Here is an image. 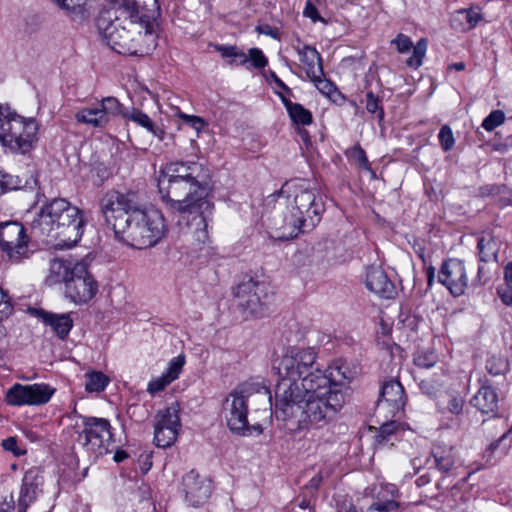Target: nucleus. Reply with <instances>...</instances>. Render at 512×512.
Returning a JSON list of instances; mask_svg holds the SVG:
<instances>
[{"label":"nucleus","instance_id":"obj_30","mask_svg":"<svg viewBox=\"0 0 512 512\" xmlns=\"http://www.w3.org/2000/svg\"><path fill=\"white\" fill-rule=\"evenodd\" d=\"M478 256L481 262L496 261L499 252V244L491 234H485L478 238Z\"/></svg>","mask_w":512,"mask_h":512},{"label":"nucleus","instance_id":"obj_40","mask_svg":"<svg viewBox=\"0 0 512 512\" xmlns=\"http://www.w3.org/2000/svg\"><path fill=\"white\" fill-rule=\"evenodd\" d=\"M413 362L419 368H431L438 362V355L433 349H419L414 354Z\"/></svg>","mask_w":512,"mask_h":512},{"label":"nucleus","instance_id":"obj_43","mask_svg":"<svg viewBox=\"0 0 512 512\" xmlns=\"http://www.w3.org/2000/svg\"><path fill=\"white\" fill-rule=\"evenodd\" d=\"M20 187L21 181L18 177L0 172V194L19 189Z\"/></svg>","mask_w":512,"mask_h":512},{"label":"nucleus","instance_id":"obj_18","mask_svg":"<svg viewBox=\"0 0 512 512\" xmlns=\"http://www.w3.org/2000/svg\"><path fill=\"white\" fill-rule=\"evenodd\" d=\"M406 401L402 384L397 380L390 379L385 381L380 389L377 406L387 408L388 412L395 416L403 410Z\"/></svg>","mask_w":512,"mask_h":512},{"label":"nucleus","instance_id":"obj_12","mask_svg":"<svg viewBox=\"0 0 512 512\" xmlns=\"http://www.w3.org/2000/svg\"><path fill=\"white\" fill-rule=\"evenodd\" d=\"M90 259L83 258L76 264L74 274L67 281L65 295L75 304H84L90 301L98 292V283L89 272Z\"/></svg>","mask_w":512,"mask_h":512},{"label":"nucleus","instance_id":"obj_48","mask_svg":"<svg viewBox=\"0 0 512 512\" xmlns=\"http://www.w3.org/2000/svg\"><path fill=\"white\" fill-rule=\"evenodd\" d=\"M247 57L248 60L251 61L252 66L257 69L264 68L268 63L267 58L265 57L263 52L258 48L249 49Z\"/></svg>","mask_w":512,"mask_h":512},{"label":"nucleus","instance_id":"obj_17","mask_svg":"<svg viewBox=\"0 0 512 512\" xmlns=\"http://www.w3.org/2000/svg\"><path fill=\"white\" fill-rule=\"evenodd\" d=\"M185 498L193 507L203 505L211 496L213 486L210 479L191 470L182 479Z\"/></svg>","mask_w":512,"mask_h":512},{"label":"nucleus","instance_id":"obj_46","mask_svg":"<svg viewBox=\"0 0 512 512\" xmlns=\"http://www.w3.org/2000/svg\"><path fill=\"white\" fill-rule=\"evenodd\" d=\"M439 142L441 145V148L447 152L450 151L455 144V139L452 133L451 128L448 125L442 126L440 129V132L438 134Z\"/></svg>","mask_w":512,"mask_h":512},{"label":"nucleus","instance_id":"obj_42","mask_svg":"<svg viewBox=\"0 0 512 512\" xmlns=\"http://www.w3.org/2000/svg\"><path fill=\"white\" fill-rule=\"evenodd\" d=\"M486 369L493 376L504 375L508 369V361L502 356H492L486 362Z\"/></svg>","mask_w":512,"mask_h":512},{"label":"nucleus","instance_id":"obj_41","mask_svg":"<svg viewBox=\"0 0 512 512\" xmlns=\"http://www.w3.org/2000/svg\"><path fill=\"white\" fill-rule=\"evenodd\" d=\"M87 381L85 383V388L89 392H100L103 391L109 379L102 372H91L86 374Z\"/></svg>","mask_w":512,"mask_h":512},{"label":"nucleus","instance_id":"obj_19","mask_svg":"<svg viewBox=\"0 0 512 512\" xmlns=\"http://www.w3.org/2000/svg\"><path fill=\"white\" fill-rule=\"evenodd\" d=\"M241 397L249 405L256 406L257 409L271 411L272 396L269 388L260 381H246L237 386Z\"/></svg>","mask_w":512,"mask_h":512},{"label":"nucleus","instance_id":"obj_16","mask_svg":"<svg viewBox=\"0 0 512 512\" xmlns=\"http://www.w3.org/2000/svg\"><path fill=\"white\" fill-rule=\"evenodd\" d=\"M438 281L453 296L463 295L468 287V276L464 262L456 258L444 261L438 273Z\"/></svg>","mask_w":512,"mask_h":512},{"label":"nucleus","instance_id":"obj_2","mask_svg":"<svg viewBox=\"0 0 512 512\" xmlns=\"http://www.w3.org/2000/svg\"><path fill=\"white\" fill-rule=\"evenodd\" d=\"M100 207L116 239L130 247H152L167 231L162 212L147 205L137 190H109L103 195Z\"/></svg>","mask_w":512,"mask_h":512},{"label":"nucleus","instance_id":"obj_15","mask_svg":"<svg viewBox=\"0 0 512 512\" xmlns=\"http://www.w3.org/2000/svg\"><path fill=\"white\" fill-rule=\"evenodd\" d=\"M55 389L45 383L14 384L6 393V402L13 406L43 405L49 402Z\"/></svg>","mask_w":512,"mask_h":512},{"label":"nucleus","instance_id":"obj_51","mask_svg":"<svg viewBox=\"0 0 512 512\" xmlns=\"http://www.w3.org/2000/svg\"><path fill=\"white\" fill-rule=\"evenodd\" d=\"M172 381L170 379H168L164 374H162V376H160L159 378L155 379V380H152L149 384H148V388H147V391L150 393V394H155L157 392H160L162 390L165 389V387L167 385H169Z\"/></svg>","mask_w":512,"mask_h":512},{"label":"nucleus","instance_id":"obj_54","mask_svg":"<svg viewBox=\"0 0 512 512\" xmlns=\"http://www.w3.org/2000/svg\"><path fill=\"white\" fill-rule=\"evenodd\" d=\"M497 295L505 305L512 306V285L498 286Z\"/></svg>","mask_w":512,"mask_h":512},{"label":"nucleus","instance_id":"obj_27","mask_svg":"<svg viewBox=\"0 0 512 512\" xmlns=\"http://www.w3.org/2000/svg\"><path fill=\"white\" fill-rule=\"evenodd\" d=\"M471 404L483 414H495L499 408L498 394L490 385L483 384L471 400Z\"/></svg>","mask_w":512,"mask_h":512},{"label":"nucleus","instance_id":"obj_23","mask_svg":"<svg viewBox=\"0 0 512 512\" xmlns=\"http://www.w3.org/2000/svg\"><path fill=\"white\" fill-rule=\"evenodd\" d=\"M365 285L369 291L386 299H391L396 294L394 284L380 266L367 267Z\"/></svg>","mask_w":512,"mask_h":512},{"label":"nucleus","instance_id":"obj_56","mask_svg":"<svg viewBox=\"0 0 512 512\" xmlns=\"http://www.w3.org/2000/svg\"><path fill=\"white\" fill-rule=\"evenodd\" d=\"M398 426L399 424L395 421L383 423L379 429L378 437L385 440L388 436L395 432Z\"/></svg>","mask_w":512,"mask_h":512},{"label":"nucleus","instance_id":"obj_63","mask_svg":"<svg viewBox=\"0 0 512 512\" xmlns=\"http://www.w3.org/2000/svg\"><path fill=\"white\" fill-rule=\"evenodd\" d=\"M353 154L359 160L360 163H362L365 166L368 164L365 151L361 147H355L353 150Z\"/></svg>","mask_w":512,"mask_h":512},{"label":"nucleus","instance_id":"obj_34","mask_svg":"<svg viewBox=\"0 0 512 512\" xmlns=\"http://www.w3.org/2000/svg\"><path fill=\"white\" fill-rule=\"evenodd\" d=\"M99 107L105 118L106 125L117 116L124 118V113H127L118 99L111 96L103 98Z\"/></svg>","mask_w":512,"mask_h":512},{"label":"nucleus","instance_id":"obj_50","mask_svg":"<svg viewBox=\"0 0 512 512\" xmlns=\"http://www.w3.org/2000/svg\"><path fill=\"white\" fill-rule=\"evenodd\" d=\"M309 79L315 84L316 88L326 96H330L336 90L334 84L325 79L324 76Z\"/></svg>","mask_w":512,"mask_h":512},{"label":"nucleus","instance_id":"obj_25","mask_svg":"<svg viewBox=\"0 0 512 512\" xmlns=\"http://www.w3.org/2000/svg\"><path fill=\"white\" fill-rule=\"evenodd\" d=\"M30 312L50 326L54 333L62 340L66 339L74 324L71 315L68 313L56 314L36 308L30 309Z\"/></svg>","mask_w":512,"mask_h":512},{"label":"nucleus","instance_id":"obj_10","mask_svg":"<svg viewBox=\"0 0 512 512\" xmlns=\"http://www.w3.org/2000/svg\"><path fill=\"white\" fill-rule=\"evenodd\" d=\"M316 355L312 347H289L277 367L279 377L302 381L307 374L319 370L313 368Z\"/></svg>","mask_w":512,"mask_h":512},{"label":"nucleus","instance_id":"obj_55","mask_svg":"<svg viewBox=\"0 0 512 512\" xmlns=\"http://www.w3.org/2000/svg\"><path fill=\"white\" fill-rule=\"evenodd\" d=\"M2 447L6 451H10L14 456H21L25 452L18 448L17 439L15 437H8L2 441Z\"/></svg>","mask_w":512,"mask_h":512},{"label":"nucleus","instance_id":"obj_7","mask_svg":"<svg viewBox=\"0 0 512 512\" xmlns=\"http://www.w3.org/2000/svg\"><path fill=\"white\" fill-rule=\"evenodd\" d=\"M38 125L33 118H24L6 109L0 115V141L13 153L29 152L37 140Z\"/></svg>","mask_w":512,"mask_h":512},{"label":"nucleus","instance_id":"obj_9","mask_svg":"<svg viewBox=\"0 0 512 512\" xmlns=\"http://www.w3.org/2000/svg\"><path fill=\"white\" fill-rule=\"evenodd\" d=\"M223 414L227 427L235 435L246 437L260 435L263 432L260 424L248 423V404L241 397L237 387L226 397Z\"/></svg>","mask_w":512,"mask_h":512},{"label":"nucleus","instance_id":"obj_1","mask_svg":"<svg viewBox=\"0 0 512 512\" xmlns=\"http://www.w3.org/2000/svg\"><path fill=\"white\" fill-rule=\"evenodd\" d=\"M158 0L139 5L136 0H119L114 11H105L96 21L106 44L123 55H148L157 46Z\"/></svg>","mask_w":512,"mask_h":512},{"label":"nucleus","instance_id":"obj_28","mask_svg":"<svg viewBox=\"0 0 512 512\" xmlns=\"http://www.w3.org/2000/svg\"><path fill=\"white\" fill-rule=\"evenodd\" d=\"M297 53L308 78L324 76L320 54L314 47L309 45L297 47Z\"/></svg>","mask_w":512,"mask_h":512},{"label":"nucleus","instance_id":"obj_59","mask_svg":"<svg viewBox=\"0 0 512 512\" xmlns=\"http://www.w3.org/2000/svg\"><path fill=\"white\" fill-rule=\"evenodd\" d=\"M12 310L13 308L10 301L5 297L0 302V321L7 318L11 314Z\"/></svg>","mask_w":512,"mask_h":512},{"label":"nucleus","instance_id":"obj_52","mask_svg":"<svg viewBox=\"0 0 512 512\" xmlns=\"http://www.w3.org/2000/svg\"><path fill=\"white\" fill-rule=\"evenodd\" d=\"M399 507V503L394 500H386V501H376L371 506L370 509L376 510L379 512H391L397 510Z\"/></svg>","mask_w":512,"mask_h":512},{"label":"nucleus","instance_id":"obj_5","mask_svg":"<svg viewBox=\"0 0 512 512\" xmlns=\"http://www.w3.org/2000/svg\"><path fill=\"white\" fill-rule=\"evenodd\" d=\"M328 383L322 370L307 374L302 381L280 377L275 388V414L283 421H294L308 396Z\"/></svg>","mask_w":512,"mask_h":512},{"label":"nucleus","instance_id":"obj_3","mask_svg":"<svg viewBox=\"0 0 512 512\" xmlns=\"http://www.w3.org/2000/svg\"><path fill=\"white\" fill-rule=\"evenodd\" d=\"M158 190L161 199L174 211L181 214L183 222L199 243L208 240V218L214 204L212 188L207 180H175L158 177Z\"/></svg>","mask_w":512,"mask_h":512},{"label":"nucleus","instance_id":"obj_62","mask_svg":"<svg viewBox=\"0 0 512 512\" xmlns=\"http://www.w3.org/2000/svg\"><path fill=\"white\" fill-rule=\"evenodd\" d=\"M258 31L262 34L269 35L273 38H278L279 35L278 30L269 25L259 26Z\"/></svg>","mask_w":512,"mask_h":512},{"label":"nucleus","instance_id":"obj_36","mask_svg":"<svg viewBox=\"0 0 512 512\" xmlns=\"http://www.w3.org/2000/svg\"><path fill=\"white\" fill-rule=\"evenodd\" d=\"M329 375L326 378L330 380L331 386L341 388L342 381L349 380L353 377L352 372L343 363L336 362L329 367Z\"/></svg>","mask_w":512,"mask_h":512},{"label":"nucleus","instance_id":"obj_47","mask_svg":"<svg viewBox=\"0 0 512 512\" xmlns=\"http://www.w3.org/2000/svg\"><path fill=\"white\" fill-rule=\"evenodd\" d=\"M380 99L374 95L372 91L366 93V109L369 113H378L379 121L384 119V111L382 107L379 106Z\"/></svg>","mask_w":512,"mask_h":512},{"label":"nucleus","instance_id":"obj_6","mask_svg":"<svg viewBox=\"0 0 512 512\" xmlns=\"http://www.w3.org/2000/svg\"><path fill=\"white\" fill-rule=\"evenodd\" d=\"M308 396L299 416L295 420L296 428L302 430L309 426L327 425L342 409L345 395L341 388L331 386L330 380L323 387Z\"/></svg>","mask_w":512,"mask_h":512},{"label":"nucleus","instance_id":"obj_20","mask_svg":"<svg viewBox=\"0 0 512 512\" xmlns=\"http://www.w3.org/2000/svg\"><path fill=\"white\" fill-rule=\"evenodd\" d=\"M159 177L175 180H206V173L203 166L194 161L173 162L161 169Z\"/></svg>","mask_w":512,"mask_h":512},{"label":"nucleus","instance_id":"obj_32","mask_svg":"<svg viewBox=\"0 0 512 512\" xmlns=\"http://www.w3.org/2000/svg\"><path fill=\"white\" fill-rule=\"evenodd\" d=\"M279 95L294 123L301 125H309L312 123V114L309 110L305 109L301 104L293 103L283 95Z\"/></svg>","mask_w":512,"mask_h":512},{"label":"nucleus","instance_id":"obj_35","mask_svg":"<svg viewBox=\"0 0 512 512\" xmlns=\"http://www.w3.org/2000/svg\"><path fill=\"white\" fill-rule=\"evenodd\" d=\"M178 412L179 410L177 406H170L159 411L156 415L155 425L171 428L178 432L181 426Z\"/></svg>","mask_w":512,"mask_h":512},{"label":"nucleus","instance_id":"obj_44","mask_svg":"<svg viewBox=\"0 0 512 512\" xmlns=\"http://www.w3.org/2000/svg\"><path fill=\"white\" fill-rule=\"evenodd\" d=\"M505 120V114L501 110H494L492 111L484 120L482 123V127L486 131H492L499 125H501Z\"/></svg>","mask_w":512,"mask_h":512},{"label":"nucleus","instance_id":"obj_38","mask_svg":"<svg viewBox=\"0 0 512 512\" xmlns=\"http://www.w3.org/2000/svg\"><path fill=\"white\" fill-rule=\"evenodd\" d=\"M178 432L171 428L155 425L154 441L158 447H170L177 439Z\"/></svg>","mask_w":512,"mask_h":512},{"label":"nucleus","instance_id":"obj_8","mask_svg":"<svg viewBox=\"0 0 512 512\" xmlns=\"http://www.w3.org/2000/svg\"><path fill=\"white\" fill-rule=\"evenodd\" d=\"M280 193L288 194L287 209L305 222V228L313 229L324 211V205L321 199H317L314 191L303 184L285 183Z\"/></svg>","mask_w":512,"mask_h":512},{"label":"nucleus","instance_id":"obj_13","mask_svg":"<svg viewBox=\"0 0 512 512\" xmlns=\"http://www.w3.org/2000/svg\"><path fill=\"white\" fill-rule=\"evenodd\" d=\"M234 296L237 306L252 316L261 315L270 298L266 283L252 278L239 283L234 289Z\"/></svg>","mask_w":512,"mask_h":512},{"label":"nucleus","instance_id":"obj_64","mask_svg":"<svg viewBox=\"0 0 512 512\" xmlns=\"http://www.w3.org/2000/svg\"><path fill=\"white\" fill-rule=\"evenodd\" d=\"M504 280L505 283L503 285H512V261L507 263L504 268Z\"/></svg>","mask_w":512,"mask_h":512},{"label":"nucleus","instance_id":"obj_60","mask_svg":"<svg viewBox=\"0 0 512 512\" xmlns=\"http://www.w3.org/2000/svg\"><path fill=\"white\" fill-rule=\"evenodd\" d=\"M15 507L14 498L10 495L8 498H5L0 502V512H9L13 510Z\"/></svg>","mask_w":512,"mask_h":512},{"label":"nucleus","instance_id":"obj_49","mask_svg":"<svg viewBox=\"0 0 512 512\" xmlns=\"http://www.w3.org/2000/svg\"><path fill=\"white\" fill-rule=\"evenodd\" d=\"M446 397H447L446 409L452 414L459 415L462 412L463 406H464L463 398L459 395H454V394H447Z\"/></svg>","mask_w":512,"mask_h":512},{"label":"nucleus","instance_id":"obj_4","mask_svg":"<svg viewBox=\"0 0 512 512\" xmlns=\"http://www.w3.org/2000/svg\"><path fill=\"white\" fill-rule=\"evenodd\" d=\"M84 225L82 211L67 200L58 198L40 209L31 222V232L55 247L70 248L80 241Z\"/></svg>","mask_w":512,"mask_h":512},{"label":"nucleus","instance_id":"obj_39","mask_svg":"<svg viewBox=\"0 0 512 512\" xmlns=\"http://www.w3.org/2000/svg\"><path fill=\"white\" fill-rule=\"evenodd\" d=\"M480 19L481 15L479 12L472 9H463L456 12V14L452 18V23L458 21L463 25V30H469L474 28L480 21Z\"/></svg>","mask_w":512,"mask_h":512},{"label":"nucleus","instance_id":"obj_37","mask_svg":"<svg viewBox=\"0 0 512 512\" xmlns=\"http://www.w3.org/2000/svg\"><path fill=\"white\" fill-rule=\"evenodd\" d=\"M214 48L223 58H230L229 64L244 65L248 62L247 55L236 46L215 45Z\"/></svg>","mask_w":512,"mask_h":512},{"label":"nucleus","instance_id":"obj_24","mask_svg":"<svg viewBox=\"0 0 512 512\" xmlns=\"http://www.w3.org/2000/svg\"><path fill=\"white\" fill-rule=\"evenodd\" d=\"M391 44L396 46L399 53H407L413 48L412 55L406 60L409 67L418 68L422 65L423 58L427 51V40L421 38L415 46L411 39L402 33H399L396 38L391 41Z\"/></svg>","mask_w":512,"mask_h":512},{"label":"nucleus","instance_id":"obj_58","mask_svg":"<svg viewBox=\"0 0 512 512\" xmlns=\"http://www.w3.org/2000/svg\"><path fill=\"white\" fill-rule=\"evenodd\" d=\"M59 7L69 9L70 7L83 6L86 0H53Z\"/></svg>","mask_w":512,"mask_h":512},{"label":"nucleus","instance_id":"obj_57","mask_svg":"<svg viewBox=\"0 0 512 512\" xmlns=\"http://www.w3.org/2000/svg\"><path fill=\"white\" fill-rule=\"evenodd\" d=\"M304 16L310 18L313 22L321 20V17L318 13L317 8L313 5L311 1L306 2V6L303 12Z\"/></svg>","mask_w":512,"mask_h":512},{"label":"nucleus","instance_id":"obj_33","mask_svg":"<svg viewBox=\"0 0 512 512\" xmlns=\"http://www.w3.org/2000/svg\"><path fill=\"white\" fill-rule=\"evenodd\" d=\"M75 119L79 123H84L92 127L104 128L107 126L100 107L80 109L75 114Z\"/></svg>","mask_w":512,"mask_h":512},{"label":"nucleus","instance_id":"obj_26","mask_svg":"<svg viewBox=\"0 0 512 512\" xmlns=\"http://www.w3.org/2000/svg\"><path fill=\"white\" fill-rule=\"evenodd\" d=\"M431 458L435 468L444 475L454 471L457 463V452L451 445L435 443L431 448Z\"/></svg>","mask_w":512,"mask_h":512},{"label":"nucleus","instance_id":"obj_61","mask_svg":"<svg viewBox=\"0 0 512 512\" xmlns=\"http://www.w3.org/2000/svg\"><path fill=\"white\" fill-rule=\"evenodd\" d=\"M322 480H323L322 473L319 472L318 474H316L314 477H312L310 479L309 483L306 485V488L317 490L318 487L320 486Z\"/></svg>","mask_w":512,"mask_h":512},{"label":"nucleus","instance_id":"obj_29","mask_svg":"<svg viewBox=\"0 0 512 512\" xmlns=\"http://www.w3.org/2000/svg\"><path fill=\"white\" fill-rule=\"evenodd\" d=\"M76 264H79V261L70 258L52 260L46 282L50 285L64 282L66 285L74 274Z\"/></svg>","mask_w":512,"mask_h":512},{"label":"nucleus","instance_id":"obj_21","mask_svg":"<svg viewBox=\"0 0 512 512\" xmlns=\"http://www.w3.org/2000/svg\"><path fill=\"white\" fill-rule=\"evenodd\" d=\"M274 236L276 239L286 241L298 236L300 232L308 231L305 222L297 217L290 209L282 215L273 218Z\"/></svg>","mask_w":512,"mask_h":512},{"label":"nucleus","instance_id":"obj_22","mask_svg":"<svg viewBox=\"0 0 512 512\" xmlns=\"http://www.w3.org/2000/svg\"><path fill=\"white\" fill-rule=\"evenodd\" d=\"M43 485V477L36 468L24 474L18 499V512H27L28 507L37 499Z\"/></svg>","mask_w":512,"mask_h":512},{"label":"nucleus","instance_id":"obj_11","mask_svg":"<svg viewBox=\"0 0 512 512\" xmlns=\"http://www.w3.org/2000/svg\"><path fill=\"white\" fill-rule=\"evenodd\" d=\"M77 441L98 455L108 453L112 442L110 422L105 418L84 417L83 430L78 433Z\"/></svg>","mask_w":512,"mask_h":512},{"label":"nucleus","instance_id":"obj_14","mask_svg":"<svg viewBox=\"0 0 512 512\" xmlns=\"http://www.w3.org/2000/svg\"><path fill=\"white\" fill-rule=\"evenodd\" d=\"M29 238L23 225L17 221L0 224V247L13 262H20L29 256Z\"/></svg>","mask_w":512,"mask_h":512},{"label":"nucleus","instance_id":"obj_53","mask_svg":"<svg viewBox=\"0 0 512 512\" xmlns=\"http://www.w3.org/2000/svg\"><path fill=\"white\" fill-rule=\"evenodd\" d=\"M179 117L183 119L187 124H189L192 128H194L197 132L201 131L206 125L205 120L199 116L180 113Z\"/></svg>","mask_w":512,"mask_h":512},{"label":"nucleus","instance_id":"obj_45","mask_svg":"<svg viewBox=\"0 0 512 512\" xmlns=\"http://www.w3.org/2000/svg\"><path fill=\"white\" fill-rule=\"evenodd\" d=\"M184 364H185V356L179 355L170 361L166 372L163 374L171 381H174L175 379L178 378Z\"/></svg>","mask_w":512,"mask_h":512},{"label":"nucleus","instance_id":"obj_31","mask_svg":"<svg viewBox=\"0 0 512 512\" xmlns=\"http://www.w3.org/2000/svg\"><path fill=\"white\" fill-rule=\"evenodd\" d=\"M124 118L127 120H131L138 125L146 128L149 132H151L155 137L159 140H162L164 137V131L156 126L153 121L149 118V116L142 111L133 108L131 111H127L124 113Z\"/></svg>","mask_w":512,"mask_h":512}]
</instances>
